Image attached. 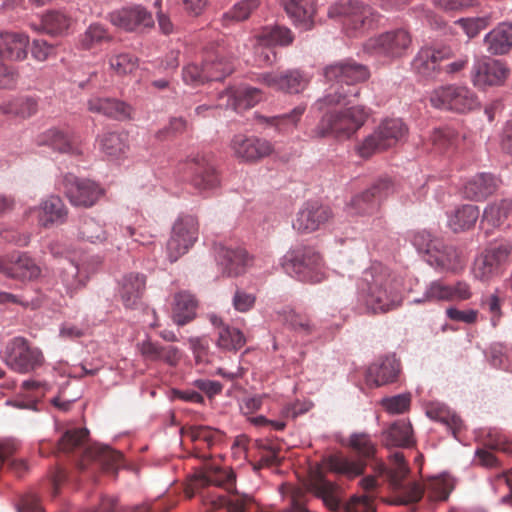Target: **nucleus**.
I'll return each mask as SVG.
<instances>
[{"label": "nucleus", "mask_w": 512, "mask_h": 512, "mask_svg": "<svg viewBox=\"0 0 512 512\" xmlns=\"http://www.w3.org/2000/svg\"><path fill=\"white\" fill-rule=\"evenodd\" d=\"M246 343L243 333L228 325L219 328L217 345L219 348L227 351H237Z\"/></svg>", "instance_id": "obj_51"}, {"label": "nucleus", "mask_w": 512, "mask_h": 512, "mask_svg": "<svg viewBox=\"0 0 512 512\" xmlns=\"http://www.w3.org/2000/svg\"><path fill=\"white\" fill-rule=\"evenodd\" d=\"M426 261L431 265L444 270H455L460 263V256L453 246L440 242L434 244V250Z\"/></svg>", "instance_id": "obj_41"}, {"label": "nucleus", "mask_w": 512, "mask_h": 512, "mask_svg": "<svg viewBox=\"0 0 512 512\" xmlns=\"http://www.w3.org/2000/svg\"><path fill=\"white\" fill-rule=\"evenodd\" d=\"M260 82L266 86L287 93H299L308 85V78L298 70H289L282 73H264Z\"/></svg>", "instance_id": "obj_29"}, {"label": "nucleus", "mask_w": 512, "mask_h": 512, "mask_svg": "<svg viewBox=\"0 0 512 512\" xmlns=\"http://www.w3.org/2000/svg\"><path fill=\"white\" fill-rule=\"evenodd\" d=\"M198 219L192 215L180 216L173 225L167 242V254L171 262L177 261L198 239Z\"/></svg>", "instance_id": "obj_17"}, {"label": "nucleus", "mask_w": 512, "mask_h": 512, "mask_svg": "<svg viewBox=\"0 0 512 512\" xmlns=\"http://www.w3.org/2000/svg\"><path fill=\"white\" fill-rule=\"evenodd\" d=\"M260 4V0H241L222 16L225 26L247 20Z\"/></svg>", "instance_id": "obj_50"}, {"label": "nucleus", "mask_w": 512, "mask_h": 512, "mask_svg": "<svg viewBox=\"0 0 512 512\" xmlns=\"http://www.w3.org/2000/svg\"><path fill=\"white\" fill-rule=\"evenodd\" d=\"M472 295L471 286L466 281H456L448 284V302L467 301Z\"/></svg>", "instance_id": "obj_64"}, {"label": "nucleus", "mask_w": 512, "mask_h": 512, "mask_svg": "<svg viewBox=\"0 0 512 512\" xmlns=\"http://www.w3.org/2000/svg\"><path fill=\"white\" fill-rule=\"evenodd\" d=\"M411 241L416 249L420 253H424L426 258H428L434 250V244H436V242H440L441 240L433 238L430 232L422 230L414 232L411 237Z\"/></svg>", "instance_id": "obj_62"}, {"label": "nucleus", "mask_w": 512, "mask_h": 512, "mask_svg": "<svg viewBox=\"0 0 512 512\" xmlns=\"http://www.w3.org/2000/svg\"><path fill=\"white\" fill-rule=\"evenodd\" d=\"M498 180L489 173H480L471 178L464 187V194L471 200L480 201L493 194Z\"/></svg>", "instance_id": "obj_39"}, {"label": "nucleus", "mask_w": 512, "mask_h": 512, "mask_svg": "<svg viewBox=\"0 0 512 512\" xmlns=\"http://www.w3.org/2000/svg\"><path fill=\"white\" fill-rule=\"evenodd\" d=\"M128 136L122 132H107L99 138L101 151L108 157L118 158L126 153Z\"/></svg>", "instance_id": "obj_47"}, {"label": "nucleus", "mask_w": 512, "mask_h": 512, "mask_svg": "<svg viewBox=\"0 0 512 512\" xmlns=\"http://www.w3.org/2000/svg\"><path fill=\"white\" fill-rule=\"evenodd\" d=\"M234 70L231 58L225 55V49L217 46L215 49L205 51L203 66L195 63L186 65L182 71L183 81L192 86H198L205 81H219L230 75Z\"/></svg>", "instance_id": "obj_9"}, {"label": "nucleus", "mask_w": 512, "mask_h": 512, "mask_svg": "<svg viewBox=\"0 0 512 512\" xmlns=\"http://www.w3.org/2000/svg\"><path fill=\"white\" fill-rule=\"evenodd\" d=\"M407 132L408 129L401 119H385L358 146V153L363 158H369L375 153L395 146Z\"/></svg>", "instance_id": "obj_13"}, {"label": "nucleus", "mask_w": 512, "mask_h": 512, "mask_svg": "<svg viewBox=\"0 0 512 512\" xmlns=\"http://www.w3.org/2000/svg\"><path fill=\"white\" fill-rule=\"evenodd\" d=\"M498 271V267L492 262L485 252L475 259L472 269L474 278L480 281L490 280L498 274Z\"/></svg>", "instance_id": "obj_57"}, {"label": "nucleus", "mask_w": 512, "mask_h": 512, "mask_svg": "<svg viewBox=\"0 0 512 512\" xmlns=\"http://www.w3.org/2000/svg\"><path fill=\"white\" fill-rule=\"evenodd\" d=\"M185 173L189 184L199 193L212 191L220 185L218 170L207 154L189 156L185 161Z\"/></svg>", "instance_id": "obj_16"}, {"label": "nucleus", "mask_w": 512, "mask_h": 512, "mask_svg": "<svg viewBox=\"0 0 512 512\" xmlns=\"http://www.w3.org/2000/svg\"><path fill=\"white\" fill-rule=\"evenodd\" d=\"M64 193L71 205L90 208L104 195V189L96 182L68 174L63 180Z\"/></svg>", "instance_id": "obj_18"}, {"label": "nucleus", "mask_w": 512, "mask_h": 512, "mask_svg": "<svg viewBox=\"0 0 512 512\" xmlns=\"http://www.w3.org/2000/svg\"><path fill=\"white\" fill-rule=\"evenodd\" d=\"M108 231L94 218H85L79 227V237L91 243H103L109 238Z\"/></svg>", "instance_id": "obj_54"}, {"label": "nucleus", "mask_w": 512, "mask_h": 512, "mask_svg": "<svg viewBox=\"0 0 512 512\" xmlns=\"http://www.w3.org/2000/svg\"><path fill=\"white\" fill-rule=\"evenodd\" d=\"M88 436L89 431L86 428L68 429L58 440L53 453L82 451V459L79 462L80 470L84 471L87 463L93 462L104 472L116 474L123 465L122 454L107 446L88 445Z\"/></svg>", "instance_id": "obj_5"}, {"label": "nucleus", "mask_w": 512, "mask_h": 512, "mask_svg": "<svg viewBox=\"0 0 512 512\" xmlns=\"http://www.w3.org/2000/svg\"><path fill=\"white\" fill-rule=\"evenodd\" d=\"M509 74L506 66L498 60H482L474 64L471 78L474 86L484 88L504 83Z\"/></svg>", "instance_id": "obj_25"}, {"label": "nucleus", "mask_w": 512, "mask_h": 512, "mask_svg": "<svg viewBox=\"0 0 512 512\" xmlns=\"http://www.w3.org/2000/svg\"><path fill=\"white\" fill-rule=\"evenodd\" d=\"M511 211L512 205L508 200H500L488 204L483 211L481 228L486 233H489L501 227L507 221Z\"/></svg>", "instance_id": "obj_38"}, {"label": "nucleus", "mask_w": 512, "mask_h": 512, "mask_svg": "<svg viewBox=\"0 0 512 512\" xmlns=\"http://www.w3.org/2000/svg\"><path fill=\"white\" fill-rule=\"evenodd\" d=\"M385 442L389 446L409 447L414 444L411 424L406 420L394 422L385 432Z\"/></svg>", "instance_id": "obj_44"}, {"label": "nucleus", "mask_w": 512, "mask_h": 512, "mask_svg": "<svg viewBox=\"0 0 512 512\" xmlns=\"http://www.w3.org/2000/svg\"><path fill=\"white\" fill-rule=\"evenodd\" d=\"M436 302L446 301L448 302V283L440 280L432 281L426 287L423 298L415 299L414 302Z\"/></svg>", "instance_id": "obj_60"}, {"label": "nucleus", "mask_w": 512, "mask_h": 512, "mask_svg": "<svg viewBox=\"0 0 512 512\" xmlns=\"http://www.w3.org/2000/svg\"><path fill=\"white\" fill-rule=\"evenodd\" d=\"M257 43L261 46H287L290 45L294 36L290 29L284 26H266L256 35Z\"/></svg>", "instance_id": "obj_43"}, {"label": "nucleus", "mask_w": 512, "mask_h": 512, "mask_svg": "<svg viewBox=\"0 0 512 512\" xmlns=\"http://www.w3.org/2000/svg\"><path fill=\"white\" fill-rule=\"evenodd\" d=\"M108 62L110 69L120 76L132 73L138 65L137 58L126 52L111 55Z\"/></svg>", "instance_id": "obj_55"}, {"label": "nucleus", "mask_w": 512, "mask_h": 512, "mask_svg": "<svg viewBox=\"0 0 512 512\" xmlns=\"http://www.w3.org/2000/svg\"><path fill=\"white\" fill-rule=\"evenodd\" d=\"M185 435L196 443L195 449H199L202 443L210 448L222 438V433L219 430L209 426H191L185 431Z\"/></svg>", "instance_id": "obj_53"}, {"label": "nucleus", "mask_w": 512, "mask_h": 512, "mask_svg": "<svg viewBox=\"0 0 512 512\" xmlns=\"http://www.w3.org/2000/svg\"><path fill=\"white\" fill-rule=\"evenodd\" d=\"M196 486H216L231 492L235 486V475L229 469L214 465L207 467L196 477ZM205 504L212 509L226 508L227 512H271L260 507L248 495L229 493V495H209L205 497Z\"/></svg>", "instance_id": "obj_6"}, {"label": "nucleus", "mask_w": 512, "mask_h": 512, "mask_svg": "<svg viewBox=\"0 0 512 512\" xmlns=\"http://www.w3.org/2000/svg\"><path fill=\"white\" fill-rule=\"evenodd\" d=\"M110 39L111 36L102 25L91 24L84 34L81 35L79 43L83 49L88 50Z\"/></svg>", "instance_id": "obj_56"}, {"label": "nucleus", "mask_w": 512, "mask_h": 512, "mask_svg": "<svg viewBox=\"0 0 512 512\" xmlns=\"http://www.w3.org/2000/svg\"><path fill=\"white\" fill-rule=\"evenodd\" d=\"M360 485L366 494L352 496L342 505L343 490L328 480L321 471H313L304 482V489L294 488L288 496L286 512H376L373 492L374 476L364 477Z\"/></svg>", "instance_id": "obj_1"}, {"label": "nucleus", "mask_w": 512, "mask_h": 512, "mask_svg": "<svg viewBox=\"0 0 512 512\" xmlns=\"http://www.w3.org/2000/svg\"><path fill=\"white\" fill-rule=\"evenodd\" d=\"M367 118L368 112L363 106L328 111L312 130V135L315 138L349 139L364 125Z\"/></svg>", "instance_id": "obj_8"}, {"label": "nucleus", "mask_w": 512, "mask_h": 512, "mask_svg": "<svg viewBox=\"0 0 512 512\" xmlns=\"http://www.w3.org/2000/svg\"><path fill=\"white\" fill-rule=\"evenodd\" d=\"M451 55L452 51L448 47L421 48L412 61V69L422 77L432 78L441 70V62Z\"/></svg>", "instance_id": "obj_23"}, {"label": "nucleus", "mask_w": 512, "mask_h": 512, "mask_svg": "<svg viewBox=\"0 0 512 512\" xmlns=\"http://www.w3.org/2000/svg\"><path fill=\"white\" fill-rule=\"evenodd\" d=\"M332 217L331 209L317 203H305L293 220V228L300 233H312L320 229Z\"/></svg>", "instance_id": "obj_22"}, {"label": "nucleus", "mask_w": 512, "mask_h": 512, "mask_svg": "<svg viewBox=\"0 0 512 512\" xmlns=\"http://www.w3.org/2000/svg\"><path fill=\"white\" fill-rule=\"evenodd\" d=\"M72 17L61 10H49L41 16L39 25L31 24L36 32H42L50 36H64L73 25Z\"/></svg>", "instance_id": "obj_31"}, {"label": "nucleus", "mask_w": 512, "mask_h": 512, "mask_svg": "<svg viewBox=\"0 0 512 512\" xmlns=\"http://www.w3.org/2000/svg\"><path fill=\"white\" fill-rule=\"evenodd\" d=\"M359 293L373 313H386L402 305V282L381 263H373L363 272Z\"/></svg>", "instance_id": "obj_2"}, {"label": "nucleus", "mask_w": 512, "mask_h": 512, "mask_svg": "<svg viewBox=\"0 0 512 512\" xmlns=\"http://www.w3.org/2000/svg\"><path fill=\"white\" fill-rule=\"evenodd\" d=\"M427 416L434 420L438 421L452 432L453 436L456 437L457 433L462 428V420L455 413L451 412L447 407L440 404H433L426 410Z\"/></svg>", "instance_id": "obj_48"}, {"label": "nucleus", "mask_w": 512, "mask_h": 512, "mask_svg": "<svg viewBox=\"0 0 512 512\" xmlns=\"http://www.w3.org/2000/svg\"><path fill=\"white\" fill-rule=\"evenodd\" d=\"M1 357L11 370L21 374L34 372L45 361L42 351L24 337H14L8 341Z\"/></svg>", "instance_id": "obj_11"}, {"label": "nucleus", "mask_w": 512, "mask_h": 512, "mask_svg": "<svg viewBox=\"0 0 512 512\" xmlns=\"http://www.w3.org/2000/svg\"><path fill=\"white\" fill-rule=\"evenodd\" d=\"M0 272L15 280L31 281L40 276L41 269L34 259L26 254H20L17 258L1 264Z\"/></svg>", "instance_id": "obj_30"}, {"label": "nucleus", "mask_w": 512, "mask_h": 512, "mask_svg": "<svg viewBox=\"0 0 512 512\" xmlns=\"http://www.w3.org/2000/svg\"><path fill=\"white\" fill-rule=\"evenodd\" d=\"M262 98V91L255 87H240L235 90L226 89L219 95L218 107L231 108L242 112L254 107Z\"/></svg>", "instance_id": "obj_28"}, {"label": "nucleus", "mask_w": 512, "mask_h": 512, "mask_svg": "<svg viewBox=\"0 0 512 512\" xmlns=\"http://www.w3.org/2000/svg\"><path fill=\"white\" fill-rule=\"evenodd\" d=\"M306 111V105L300 104L292 109L289 113L277 115L273 117H263L270 125L276 127L281 132H287L295 128Z\"/></svg>", "instance_id": "obj_52"}, {"label": "nucleus", "mask_w": 512, "mask_h": 512, "mask_svg": "<svg viewBox=\"0 0 512 512\" xmlns=\"http://www.w3.org/2000/svg\"><path fill=\"white\" fill-rule=\"evenodd\" d=\"M430 103L437 109L465 113L478 107L479 102L475 93L466 86L445 85L433 90Z\"/></svg>", "instance_id": "obj_15"}, {"label": "nucleus", "mask_w": 512, "mask_h": 512, "mask_svg": "<svg viewBox=\"0 0 512 512\" xmlns=\"http://www.w3.org/2000/svg\"><path fill=\"white\" fill-rule=\"evenodd\" d=\"M400 371V362L394 355H387L378 358L367 368L365 381L370 388L388 385L397 381Z\"/></svg>", "instance_id": "obj_21"}, {"label": "nucleus", "mask_w": 512, "mask_h": 512, "mask_svg": "<svg viewBox=\"0 0 512 512\" xmlns=\"http://www.w3.org/2000/svg\"><path fill=\"white\" fill-rule=\"evenodd\" d=\"M109 20L114 26L126 31L152 27L154 24L151 13L142 6L125 7L113 11L109 15Z\"/></svg>", "instance_id": "obj_27"}, {"label": "nucleus", "mask_w": 512, "mask_h": 512, "mask_svg": "<svg viewBox=\"0 0 512 512\" xmlns=\"http://www.w3.org/2000/svg\"><path fill=\"white\" fill-rule=\"evenodd\" d=\"M469 38L477 36L490 24V17L463 18L457 22Z\"/></svg>", "instance_id": "obj_63"}, {"label": "nucleus", "mask_w": 512, "mask_h": 512, "mask_svg": "<svg viewBox=\"0 0 512 512\" xmlns=\"http://www.w3.org/2000/svg\"><path fill=\"white\" fill-rule=\"evenodd\" d=\"M37 108L36 99L30 96H20L0 103V112L22 118L31 117L37 112Z\"/></svg>", "instance_id": "obj_45"}, {"label": "nucleus", "mask_w": 512, "mask_h": 512, "mask_svg": "<svg viewBox=\"0 0 512 512\" xmlns=\"http://www.w3.org/2000/svg\"><path fill=\"white\" fill-rule=\"evenodd\" d=\"M29 36L22 32H0V88L12 87L17 79L13 68L5 65L2 58L22 61L27 57Z\"/></svg>", "instance_id": "obj_14"}, {"label": "nucleus", "mask_w": 512, "mask_h": 512, "mask_svg": "<svg viewBox=\"0 0 512 512\" xmlns=\"http://www.w3.org/2000/svg\"><path fill=\"white\" fill-rule=\"evenodd\" d=\"M479 217L478 207L468 204L458 208L449 220L453 231L466 230L474 226Z\"/></svg>", "instance_id": "obj_49"}, {"label": "nucleus", "mask_w": 512, "mask_h": 512, "mask_svg": "<svg viewBox=\"0 0 512 512\" xmlns=\"http://www.w3.org/2000/svg\"><path fill=\"white\" fill-rule=\"evenodd\" d=\"M456 132L449 127L434 129L430 135V142L440 152L451 148L456 142Z\"/></svg>", "instance_id": "obj_58"}, {"label": "nucleus", "mask_w": 512, "mask_h": 512, "mask_svg": "<svg viewBox=\"0 0 512 512\" xmlns=\"http://www.w3.org/2000/svg\"><path fill=\"white\" fill-rule=\"evenodd\" d=\"M231 148L236 157L252 162L270 155L273 151L269 141L255 136L236 135L232 139Z\"/></svg>", "instance_id": "obj_26"}, {"label": "nucleus", "mask_w": 512, "mask_h": 512, "mask_svg": "<svg viewBox=\"0 0 512 512\" xmlns=\"http://www.w3.org/2000/svg\"><path fill=\"white\" fill-rule=\"evenodd\" d=\"M328 17L342 20L346 29L355 32L371 29L379 20L373 9L359 0H338L329 7Z\"/></svg>", "instance_id": "obj_12"}, {"label": "nucleus", "mask_w": 512, "mask_h": 512, "mask_svg": "<svg viewBox=\"0 0 512 512\" xmlns=\"http://www.w3.org/2000/svg\"><path fill=\"white\" fill-rule=\"evenodd\" d=\"M395 191L396 187L391 179L381 178L370 188L351 199L350 212L355 215L373 214L378 209L380 202Z\"/></svg>", "instance_id": "obj_19"}, {"label": "nucleus", "mask_w": 512, "mask_h": 512, "mask_svg": "<svg viewBox=\"0 0 512 512\" xmlns=\"http://www.w3.org/2000/svg\"><path fill=\"white\" fill-rule=\"evenodd\" d=\"M412 44V37L405 29H395L370 38L365 49L388 57H401Z\"/></svg>", "instance_id": "obj_20"}, {"label": "nucleus", "mask_w": 512, "mask_h": 512, "mask_svg": "<svg viewBox=\"0 0 512 512\" xmlns=\"http://www.w3.org/2000/svg\"><path fill=\"white\" fill-rule=\"evenodd\" d=\"M282 267L301 282L319 283L325 278L322 257L309 246H298L288 251L283 257Z\"/></svg>", "instance_id": "obj_10"}, {"label": "nucleus", "mask_w": 512, "mask_h": 512, "mask_svg": "<svg viewBox=\"0 0 512 512\" xmlns=\"http://www.w3.org/2000/svg\"><path fill=\"white\" fill-rule=\"evenodd\" d=\"M323 76L326 81L338 84L342 91L335 90L317 100L313 107L318 111L334 105L350 104V98L358 97L360 93L359 88L355 85L368 80L370 72L365 65L348 58L325 66Z\"/></svg>", "instance_id": "obj_4"}, {"label": "nucleus", "mask_w": 512, "mask_h": 512, "mask_svg": "<svg viewBox=\"0 0 512 512\" xmlns=\"http://www.w3.org/2000/svg\"><path fill=\"white\" fill-rule=\"evenodd\" d=\"M68 216V210L58 196H50L43 201L39 208L38 219L43 227L63 224Z\"/></svg>", "instance_id": "obj_36"}, {"label": "nucleus", "mask_w": 512, "mask_h": 512, "mask_svg": "<svg viewBox=\"0 0 512 512\" xmlns=\"http://www.w3.org/2000/svg\"><path fill=\"white\" fill-rule=\"evenodd\" d=\"M218 262L228 276L242 274L250 264L251 258L241 247H222L218 252Z\"/></svg>", "instance_id": "obj_32"}, {"label": "nucleus", "mask_w": 512, "mask_h": 512, "mask_svg": "<svg viewBox=\"0 0 512 512\" xmlns=\"http://www.w3.org/2000/svg\"><path fill=\"white\" fill-rule=\"evenodd\" d=\"M93 269L75 264L73 261L67 260L62 267L61 280L67 289V293L71 294L85 284L88 274Z\"/></svg>", "instance_id": "obj_42"}, {"label": "nucleus", "mask_w": 512, "mask_h": 512, "mask_svg": "<svg viewBox=\"0 0 512 512\" xmlns=\"http://www.w3.org/2000/svg\"><path fill=\"white\" fill-rule=\"evenodd\" d=\"M392 468L389 471L390 485L394 490L400 492L395 504H409L418 502L424 493L430 501H445L454 489V480L447 474L429 478L424 487L413 482L405 484L409 473L404 455L402 452H395L391 455Z\"/></svg>", "instance_id": "obj_3"}, {"label": "nucleus", "mask_w": 512, "mask_h": 512, "mask_svg": "<svg viewBox=\"0 0 512 512\" xmlns=\"http://www.w3.org/2000/svg\"><path fill=\"white\" fill-rule=\"evenodd\" d=\"M285 321L291 329L299 334L310 335L315 331V325L307 315L290 311L286 315Z\"/></svg>", "instance_id": "obj_59"}, {"label": "nucleus", "mask_w": 512, "mask_h": 512, "mask_svg": "<svg viewBox=\"0 0 512 512\" xmlns=\"http://www.w3.org/2000/svg\"><path fill=\"white\" fill-rule=\"evenodd\" d=\"M197 302L193 295L187 292L177 293L174 297L172 319L178 326H184L196 316Z\"/></svg>", "instance_id": "obj_40"}, {"label": "nucleus", "mask_w": 512, "mask_h": 512, "mask_svg": "<svg viewBox=\"0 0 512 512\" xmlns=\"http://www.w3.org/2000/svg\"><path fill=\"white\" fill-rule=\"evenodd\" d=\"M146 278L143 274L129 273L120 282L119 294L126 308H136L145 291Z\"/></svg>", "instance_id": "obj_35"}, {"label": "nucleus", "mask_w": 512, "mask_h": 512, "mask_svg": "<svg viewBox=\"0 0 512 512\" xmlns=\"http://www.w3.org/2000/svg\"><path fill=\"white\" fill-rule=\"evenodd\" d=\"M19 443L15 439H1L0 440V469L7 463L9 469H11L18 477L24 475L28 470L26 462L22 459L10 460V457L18 450Z\"/></svg>", "instance_id": "obj_46"}, {"label": "nucleus", "mask_w": 512, "mask_h": 512, "mask_svg": "<svg viewBox=\"0 0 512 512\" xmlns=\"http://www.w3.org/2000/svg\"><path fill=\"white\" fill-rule=\"evenodd\" d=\"M484 45L491 55H505L512 50V24L499 23L484 37Z\"/></svg>", "instance_id": "obj_34"}, {"label": "nucleus", "mask_w": 512, "mask_h": 512, "mask_svg": "<svg viewBox=\"0 0 512 512\" xmlns=\"http://www.w3.org/2000/svg\"><path fill=\"white\" fill-rule=\"evenodd\" d=\"M37 143L38 145L48 146L59 153L72 156H80L83 154L80 139L58 128H51L40 134L37 138Z\"/></svg>", "instance_id": "obj_24"}, {"label": "nucleus", "mask_w": 512, "mask_h": 512, "mask_svg": "<svg viewBox=\"0 0 512 512\" xmlns=\"http://www.w3.org/2000/svg\"><path fill=\"white\" fill-rule=\"evenodd\" d=\"M348 447L357 455V459H351L343 454H333L326 458L327 470L353 479L364 473L367 462L376 454V445L370 435L366 433H354L349 437Z\"/></svg>", "instance_id": "obj_7"}, {"label": "nucleus", "mask_w": 512, "mask_h": 512, "mask_svg": "<svg viewBox=\"0 0 512 512\" xmlns=\"http://www.w3.org/2000/svg\"><path fill=\"white\" fill-rule=\"evenodd\" d=\"M281 2L286 13L296 25L305 30L314 26L315 0H281Z\"/></svg>", "instance_id": "obj_33"}, {"label": "nucleus", "mask_w": 512, "mask_h": 512, "mask_svg": "<svg viewBox=\"0 0 512 512\" xmlns=\"http://www.w3.org/2000/svg\"><path fill=\"white\" fill-rule=\"evenodd\" d=\"M383 408L391 414H401L406 412L411 404V395L409 393L399 394L382 399Z\"/></svg>", "instance_id": "obj_61"}, {"label": "nucleus", "mask_w": 512, "mask_h": 512, "mask_svg": "<svg viewBox=\"0 0 512 512\" xmlns=\"http://www.w3.org/2000/svg\"><path fill=\"white\" fill-rule=\"evenodd\" d=\"M88 109L91 112L103 114L116 120H125L131 116V107L117 99L91 98L88 101Z\"/></svg>", "instance_id": "obj_37"}]
</instances>
